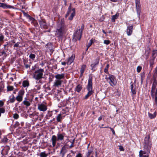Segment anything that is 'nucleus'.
<instances>
[{
    "instance_id": "20e7f679",
    "label": "nucleus",
    "mask_w": 157,
    "mask_h": 157,
    "mask_svg": "<svg viewBox=\"0 0 157 157\" xmlns=\"http://www.w3.org/2000/svg\"><path fill=\"white\" fill-rule=\"evenodd\" d=\"M37 109L40 111L44 112L47 109V106L45 102L39 103L37 105Z\"/></svg>"
},
{
    "instance_id": "4be33fe9",
    "label": "nucleus",
    "mask_w": 157,
    "mask_h": 157,
    "mask_svg": "<svg viewBox=\"0 0 157 157\" xmlns=\"http://www.w3.org/2000/svg\"><path fill=\"white\" fill-rule=\"evenodd\" d=\"M22 86L24 87H28L29 86V83L27 80H24L23 82Z\"/></svg>"
},
{
    "instance_id": "3c124183",
    "label": "nucleus",
    "mask_w": 157,
    "mask_h": 157,
    "mask_svg": "<svg viewBox=\"0 0 157 157\" xmlns=\"http://www.w3.org/2000/svg\"><path fill=\"white\" fill-rule=\"evenodd\" d=\"M93 151V149H89L88 150V151L87 152L89 154H90V155L92 154V152Z\"/></svg>"
},
{
    "instance_id": "1a4fd4ad",
    "label": "nucleus",
    "mask_w": 157,
    "mask_h": 157,
    "mask_svg": "<svg viewBox=\"0 0 157 157\" xmlns=\"http://www.w3.org/2000/svg\"><path fill=\"white\" fill-rule=\"evenodd\" d=\"M136 6L137 13L138 16L139 17L141 12L140 0H136Z\"/></svg>"
},
{
    "instance_id": "8fccbe9b",
    "label": "nucleus",
    "mask_w": 157,
    "mask_h": 157,
    "mask_svg": "<svg viewBox=\"0 0 157 157\" xmlns=\"http://www.w3.org/2000/svg\"><path fill=\"white\" fill-rule=\"evenodd\" d=\"M84 25H83V24H82V25H81V29H80V31H81V32H82H82L83 30V29H84Z\"/></svg>"
},
{
    "instance_id": "603ef678",
    "label": "nucleus",
    "mask_w": 157,
    "mask_h": 157,
    "mask_svg": "<svg viewBox=\"0 0 157 157\" xmlns=\"http://www.w3.org/2000/svg\"><path fill=\"white\" fill-rule=\"evenodd\" d=\"M75 157H82V154L80 153H78L76 155Z\"/></svg>"
},
{
    "instance_id": "f8f14e48",
    "label": "nucleus",
    "mask_w": 157,
    "mask_h": 157,
    "mask_svg": "<svg viewBox=\"0 0 157 157\" xmlns=\"http://www.w3.org/2000/svg\"><path fill=\"white\" fill-rule=\"evenodd\" d=\"M133 26L132 25H129L127 26L126 30V33L128 36H131L132 33Z\"/></svg>"
},
{
    "instance_id": "6e6d98bb",
    "label": "nucleus",
    "mask_w": 157,
    "mask_h": 157,
    "mask_svg": "<svg viewBox=\"0 0 157 157\" xmlns=\"http://www.w3.org/2000/svg\"><path fill=\"white\" fill-rule=\"evenodd\" d=\"M109 128L111 130L113 134V135H115V131H114V129L113 128H111V127H109Z\"/></svg>"
},
{
    "instance_id": "58836bf2",
    "label": "nucleus",
    "mask_w": 157,
    "mask_h": 157,
    "mask_svg": "<svg viewBox=\"0 0 157 157\" xmlns=\"http://www.w3.org/2000/svg\"><path fill=\"white\" fill-rule=\"evenodd\" d=\"M13 86H8L7 87V91H11L13 90Z\"/></svg>"
},
{
    "instance_id": "680f3d73",
    "label": "nucleus",
    "mask_w": 157,
    "mask_h": 157,
    "mask_svg": "<svg viewBox=\"0 0 157 157\" xmlns=\"http://www.w3.org/2000/svg\"><path fill=\"white\" fill-rule=\"evenodd\" d=\"M90 155L87 152L86 154V156L85 157H89Z\"/></svg>"
},
{
    "instance_id": "5701e85b",
    "label": "nucleus",
    "mask_w": 157,
    "mask_h": 157,
    "mask_svg": "<svg viewBox=\"0 0 157 157\" xmlns=\"http://www.w3.org/2000/svg\"><path fill=\"white\" fill-rule=\"evenodd\" d=\"M72 12L70 16L69 17V20H72L73 18V17L75 16V10L74 8L72 9Z\"/></svg>"
},
{
    "instance_id": "4c0bfd02",
    "label": "nucleus",
    "mask_w": 157,
    "mask_h": 157,
    "mask_svg": "<svg viewBox=\"0 0 157 157\" xmlns=\"http://www.w3.org/2000/svg\"><path fill=\"white\" fill-rule=\"evenodd\" d=\"M93 43V41L92 39L90 40L88 44L86 46L87 47H88V48H89L92 44Z\"/></svg>"
},
{
    "instance_id": "338daca9",
    "label": "nucleus",
    "mask_w": 157,
    "mask_h": 157,
    "mask_svg": "<svg viewBox=\"0 0 157 157\" xmlns=\"http://www.w3.org/2000/svg\"><path fill=\"white\" fill-rule=\"evenodd\" d=\"M61 64L63 65H65L66 64V63L65 62H62L61 63Z\"/></svg>"
},
{
    "instance_id": "cd10ccee",
    "label": "nucleus",
    "mask_w": 157,
    "mask_h": 157,
    "mask_svg": "<svg viewBox=\"0 0 157 157\" xmlns=\"http://www.w3.org/2000/svg\"><path fill=\"white\" fill-rule=\"evenodd\" d=\"M139 157H141L144 154H146L148 153L147 152V151L140 150L139 152Z\"/></svg>"
},
{
    "instance_id": "c85d7f7f",
    "label": "nucleus",
    "mask_w": 157,
    "mask_h": 157,
    "mask_svg": "<svg viewBox=\"0 0 157 157\" xmlns=\"http://www.w3.org/2000/svg\"><path fill=\"white\" fill-rule=\"evenodd\" d=\"M40 157H47L48 156V154L46 153L44 151L40 153Z\"/></svg>"
},
{
    "instance_id": "5fc2aeb1",
    "label": "nucleus",
    "mask_w": 157,
    "mask_h": 157,
    "mask_svg": "<svg viewBox=\"0 0 157 157\" xmlns=\"http://www.w3.org/2000/svg\"><path fill=\"white\" fill-rule=\"evenodd\" d=\"M4 105V102L2 101H0V107H2Z\"/></svg>"
},
{
    "instance_id": "774afa93",
    "label": "nucleus",
    "mask_w": 157,
    "mask_h": 157,
    "mask_svg": "<svg viewBox=\"0 0 157 157\" xmlns=\"http://www.w3.org/2000/svg\"><path fill=\"white\" fill-rule=\"evenodd\" d=\"M141 157H149V156L147 155H143Z\"/></svg>"
},
{
    "instance_id": "72a5a7b5",
    "label": "nucleus",
    "mask_w": 157,
    "mask_h": 157,
    "mask_svg": "<svg viewBox=\"0 0 157 157\" xmlns=\"http://www.w3.org/2000/svg\"><path fill=\"white\" fill-rule=\"evenodd\" d=\"M9 139H8L7 136H4L2 139V142L3 143H6L8 142Z\"/></svg>"
},
{
    "instance_id": "6e6552de",
    "label": "nucleus",
    "mask_w": 157,
    "mask_h": 157,
    "mask_svg": "<svg viewBox=\"0 0 157 157\" xmlns=\"http://www.w3.org/2000/svg\"><path fill=\"white\" fill-rule=\"evenodd\" d=\"M68 149V145L66 143L62 147L60 152L62 157H64L65 154L67 152Z\"/></svg>"
},
{
    "instance_id": "ddd939ff",
    "label": "nucleus",
    "mask_w": 157,
    "mask_h": 157,
    "mask_svg": "<svg viewBox=\"0 0 157 157\" xmlns=\"http://www.w3.org/2000/svg\"><path fill=\"white\" fill-rule=\"evenodd\" d=\"M10 149V147L6 145L5 146L4 148L2 150V153L4 155H7Z\"/></svg>"
},
{
    "instance_id": "a18cd8bd",
    "label": "nucleus",
    "mask_w": 157,
    "mask_h": 157,
    "mask_svg": "<svg viewBox=\"0 0 157 157\" xmlns=\"http://www.w3.org/2000/svg\"><path fill=\"white\" fill-rule=\"evenodd\" d=\"M4 39V36L3 35L0 36V42L3 41Z\"/></svg>"
},
{
    "instance_id": "473e14b6",
    "label": "nucleus",
    "mask_w": 157,
    "mask_h": 157,
    "mask_svg": "<svg viewBox=\"0 0 157 157\" xmlns=\"http://www.w3.org/2000/svg\"><path fill=\"white\" fill-rule=\"evenodd\" d=\"M23 97L21 95H18L16 97V100L19 102H21L22 100Z\"/></svg>"
},
{
    "instance_id": "bf43d9fd",
    "label": "nucleus",
    "mask_w": 157,
    "mask_h": 157,
    "mask_svg": "<svg viewBox=\"0 0 157 157\" xmlns=\"http://www.w3.org/2000/svg\"><path fill=\"white\" fill-rule=\"evenodd\" d=\"M39 22H40V23L41 24H42V23H44V25H45V23L44 22V20H40V21H39Z\"/></svg>"
},
{
    "instance_id": "39448f33",
    "label": "nucleus",
    "mask_w": 157,
    "mask_h": 157,
    "mask_svg": "<svg viewBox=\"0 0 157 157\" xmlns=\"http://www.w3.org/2000/svg\"><path fill=\"white\" fill-rule=\"evenodd\" d=\"M157 85V81L155 78H154L152 84L151 94V97L153 98L154 96V93Z\"/></svg>"
},
{
    "instance_id": "69168bd1",
    "label": "nucleus",
    "mask_w": 157,
    "mask_h": 157,
    "mask_svg": "<svg viewBox=\"0 0 157 157\" xmlns=\"http://www.w3.org/2000/svg\"><path fill=\"white\" fill-rule=\"evenodd\" d=\"M74 142H75V139H74L72 140V141H69L68 142H67V143H68V142H70L71 143H73V144H74Z\"/></svg>"
},
{
    "instance_id": "7c9ffc66",
    "label": "nucleus",
    "mask_w": 157,
    "mask_h": 157,
    "mask_svg": "<svg viewBox=\"0 0 157 157\" xmlns=\"http://www.w3.org/2000/svg\"><path fill=\"white\" fill-rule=\"evenodd\" d=\"M24 15L25 16L27 17V19H29V20H35L33 18L31 17L28 14L25 13H24Z\"/></svg>"
},
{
    "instance_id": "b1692460",
    "label": "nucleus",
    "mask_w": 157,
    "mask_h": 157,
    "mask_svg": "<svg viewBox=\"0 0 157 157\" xmlns=\"http://www.w3.org/2000/svg\"><path fill=\"white\" fill-rule=\"evenodd\" d=\"M9 101L10 103H13L14 102L15 100V97H14L13 95H12L11 96H10L9 97Z\"/></svg>"
},
{
    "instance_id": "393cba45",
    "label": "nucleus",
    "mask_w": 157,
    "mask_h": 157,
    "mask_svg": "<svg viewBox=\"0 0 157 157\" xmlns=\"http://www.w3.org/2000/svg\"><path fill=\"white\" fill-rule=\"evenodd\" d=\"M62 119V114L61 113L59 114L56 117V120L57 122H61V120Z\"/></svg>"
},
{
    "instance_id": "a211bd4d",
    "label": "nucleus",
    "mask_w": 157,
    "mask_h": 157,
    "mask_svg": "<svg viewBox=\"0 0 157 157\" xmlns=\"http://www.w3.org/2000/svg\"><path fill=\"white\" fill-rule=\"evenodd\" d=\"M0 7H2L3 9L14 8L12 6L7 5L5 3H0Z\"/></svg>"
},
{
    "instance_id": "2eb2a0df",
    "label": "nucleus",
    "mask_w": 157,
    "mask_h": 157,
    "mask_svg": "<svg viewBox=\"0 0 157 157\" xmlns=\"http://www.w3.org/2000/svg\"><path fill=\"white\" fill-rule=\"evenodd\" d=\"M150 136H148L146 137L144 140V145H151V142L150 141Z\"/></svg>"
},
{
    "instance_id": "423d86ee",
    "label": "nucleus",
    "mask_w": 157,
    "mask_h": 157,
    "mask_svg": "<svg viewBox=\"0 0 157 157\" xmlns=\"http://www.w3.org/2000/svg\"><path fill=\"white\" fill-rule=\"evenodd\" d=\"M107 79L109 80V83L111 86H113L116 85L117 81L116 80L115 77L114 75H109Z\"/></svg>"
},
{
    "instance_id": "2f4dec72",
    "label": "nucleus",
    "mask_w": 157,
    "mask_h": 157,
    "mask_svg": "<svg viewBox=\"0 0 157 157\" xmlns=\"http://www.w3.org/2000/svg\"><path fill=\"white\" fill-rule=\"evenodd\" d=\"M153 78H155L157 77V66L155 68V70L154 71V74L153 76Z\"/></svg>"
},
{
    "instance_id": "052dcab7",
    "label": "nucleus",
    "mask_w": 157,
    "mask_h": 157,
    "mask_svg": "<svg viewBox=\"0 0 157 157\" xmlns=\"http://www.w3.org/2000/svg\"><path fill=\"white\" fill-rule=\"evenodd\" d=\"M25 68L27 69L30 67V65L29 64H25Z\"/></svg>"
},
{
    "instance_id": "49530a36",
    "label": "nucleus",
    "mask_w": 157,
    "mask_h": 157,
    "mask_svg": "<svg viewBox=\"0 0 157 157\" xmlns=\"http://www.w3.org/2000/svg\"><path fill=\"white\" fill-rule=\"evenodd\" d=\"M1 56H2L3 55H5V56L6 57V56H7L6 53L4 51H3L2 52H1Z\"/></svg>"
},
{
    "instance_id": "a878e982",
    "label": "nucleus",
    "mask_w": 157,
    "mask_h": 157,
    "mask_svg": "<svg viewBox=\"0 0 157 157\" xmlns=\"http://www.w3.org/2000/svg\"><path fill=\"white\" fill-rule=\"evenodd\" d=\"M86 67V65L85 64L83 65L81 68L80 72L82 73H83Z\"/></svg>"
},
{
    "instance_id": "9d476101",
    "label": "nucleus",
    "mask_w": 157,
    "mask_h": 157,
    "mask_svg": "<svg viewBox=\"0 0 157 157\" xmlns=\"http://www.w3.org/2000/svg\"><path fill=\"white\" fill-rule=\"evenodd\" d=\"M63 82V80H58L56 79L54 81L53 86L55 88H59L61 86Z\"/></svg>"
},
{
    "instance_id": "37998d69",
    "label": "nucleus",
    "mask_w": 157,
    "mask_h": 157,
    "mask_svg": "<svg viewBox=\"0 0 157 157\" xmlns=\"http://www.w3.org/2000/svg\"><path fill=\"white\" fill-rule=\"evenodd\" d=\"M19 115L17 113H15L13 115V117L14 119H17L19 117Z\"/></svg>"
},
{
    "instance_id": "c756f323",
    "label": "nucleus",
    "mask_w": 157,
    "mask_h": 157,
    "mask_svg": "<svg viewBox=\"0 0 157 157\" xmlns=\"http://www.w3.org/2000/svg\"><path fill=\"white\" fill-rule=\"evenodd\" d=\"M98 62H97V63H94V64H91L90 65V66L91 67V70L93 71H95V68L96 67V66L98 64Z\"/></svg>"
},
{
    "instance_id": "f03ea898",
    "label": "nucleus",
    "mask_w": 157,
    "mask_h": 157,
    "mask_svg": "<svg viewBox=\"0 0 157 157\" xmlns=\"http://www.w3.org/2000/svg\"><path fill=\"white\" fill-rule=\"evenodd\" d=\"M93 78L92 77L89 76L87 85L86 86V89L88 91L87 94L85 95L84 99H87L90 96L94 93V91L93 90Z\"/></svg>"
},
{
    "instance_id": "de8ad7c7",
    "label": "nucleus",
    "mask_w": 157,
    "mask_h": 157,
    "mask_svg": "<svg viewBox=\"0 0 157 157\" xmlns=\"http://www.w3.org/2000/svg\"><path fill=\"white\" fill-rule=\"evenodd\" d=\"M71 6H69L68 7V12L67 13V16L69 14V13L71 11Z\"/></svg>"
},
{
    "instance_id": "c9c22d12",
    "label": "nucleus",
    "mask_w": 157,
    "mask_h": 157,
    "mask_svg": "<svg viewBox=\"0 0 157 157\" xmlns=\"http://www.w3.org/2000/svg\"><path fill=\"white\" fill-rule=\"evenodd\" d=\"M109 64H107L106 65L105 68L104 69V72L108 74V69L109 67Z\"/></svg>"
},
{
    "instance_id": "0eeeda50",
    "label": "nucleus",
    "mask_w": 157,
    "mask_h": 157,
    "mask_svg": "<svg viewBox=\"0 0 157 157\" xmlns=\"http://www.w3.org/2000/svg\"><path fill=\"white\" fill-rule=\"evenodd\" d=\"M82 33L80 29L77 30L74 34L73 38L75 39L76 40H80L82 36Z\"/></svg>"
},
{
    "instance_id": "0e129e2a",
    "label": "nucleus",
    "mask_w": 157,
    "mask_h": 157,
    "mask_svg": "<svg viewBox=\"0 0 157 157\" xmlns=\"http://www.w3.org/2000/svg\"><path fill=\"white\" fill-rule=\"evenodd\" d=\"M3 90V88L2 87V86H0V92L2 91Z\"/></svg>"
},
{
    "instance_id": "e433bc0d",
    "label": "nucleus",
    "mask_w": 157,
    "mask_h": 157,
    "mask_svg": "<svg viewBox=\"0 0 157 157\" xmlns=\"http://www.w3.org/2000/svg\"><path fill=\"white\" fill-rule=\"evenodd\" d=\"M36 57L35 55L34 54L31 53L29 56V57L30 59H32L33 60H34Z\"/></svg>"
},
{
    "instance_id": "13d9d810",
    "label": "nucleus",
    "mask_w": 157,
    "mask_h": 157,
    "mask_svg": "<svg viewBox=\"0 0 157 157\" xmlns=\"http://www.w3.org/2000/svg\"><path fill=\"white\" fill-rule=\"evenodd\" d=\"M74 147V144L71 143V144L70 146L68 145V149L69 148H72V147Z\"/></svg>"
},
{
    "instance_id": "f3484780",
    "label": "nucleus",
    "mask_w": 157,
    "mask_h": 157,
    "mask_svg": "<svg viewBox=\"0 0 157 157\" xmlns=\"http://www.w3.org/2000/svg\"><path fill=\"white\" fill-rule=\"evenodd\" d=\"M65 133H58L57 135V141H62L63 140Z\"/></svg>"
},
{
    "instance_id": "9b49d317",
    "label": "nucleus",
    "mask_w": 157,
    "mask_h": 157,
    "mask_svg": "<svg viewBox=\"0 0 157 157\" xmlns=\"http://www.w3.org/2000/svg\"><path fill=\"white\" fill-rule=\"evenodd\" d=\"M57 141V140L56 136L53 135L50 140V141L52 142V145L51 146V147H54L55 146Z\"/></svg>"
},
{
    "instance_id": "ea45409f",
    "label": "nucleus",
    "mask_w": 157,
    "mask_h": 157,
    "mask_svg": "<svg viewBox=\"0 0 157 157\" xmlns=\"http://www.w3.org/2000/svg\"><path fill=\"white\" fill-rule=\"evenodd\" d=\"M148 116H149V117L151 119H152V118H154L155 117L156 115H154L151 113H148Z\"/></svg>"
},
{
    "instance_id": "bb28decb",
    "label": "nucleus",
    "mask_w": 157,
    "mask_h": 157,
    "mask_svg": "<svg viewBox=\"0 0 157 157\" xmlns=\"http://www.w3.org/2000/svg\"><path fill=\"white\" fill-rule=\"evenodd\" d=\"M22 102L24 105L26 106V107H28L30 105V102L27 100H24Z\"/></svg>"
},
{
    "instance_id": "6ab92c4d",
    "label": "nucleus",
    "mask_w": 157,
    "mask_h": 157,
    "mask_svg": "<svg viewBox=\"0 0 157 157\" xmlns=\"http://www.w3.org/2000/svg\"><path fill=\"white\" fill-rule=\"evenodd\" d=\"M75 58V56L74 55H72L67 59V64L70 65L73 62Z\"/></svg>"
},
{
    "instance_id": "4d7b16f0",
    "label": "nucleus",
    "mask_w": 157,
    "mask_h": 157,
    "mask_svg": "<svg viewBox=\"0 0 157 157\" xmlns=\"http://www.w3.org/2000/svg\"><path fill=\"white\" fill-rule=\"evenodd\" d=\"M119 149L120 151H124L123 147L121 146H119Z\"/></svg>"
},
{
    "instance_id": "e2e57ef3",
    "label": "nucleus",
    "mask_w": 157,
    "mask_h": 157,
    "mask_svg": "<svg viewBox=\"0 0 157 157\" xmlns=\"http://www.w3.org/2000/svg\"><path fill=\"white\" fill-rule=\"evenodd\" d=\"M103 116L101 115L98 118V120L99 121H101L102 120V118Z\"/></svg>"
},
{
    "instance_id": "412c9836",
    "label": "nucleus",
    "mask_w": 157,
    "mask_h": 157,
    "mask_svg": "<svg viewBox=\"0 0 157 157\" xmlns=\"http://www.w3.org/2000/svg\"><path fill=\"white\" fill-rule=\"evenodd\" d=\"M82 88V85L81 84H78L76 87L75 90L76 91L79 93L81 91Z\"/></svg>"
},
{
    "instance_id": "aec40b11",
    "label": "nucleus",
    "mask_w": 157,
    "mask_h": 157,
    "mask_svg": "<svg viewBox=\"0 0 157 157\" xmlns=\"http://www.w3.org/2000/svg\"><path fill=\"white\" fill-rule=\"evenodd\" d=\"M151 145H144V150L147 151L148 153H149Z\"/></svg>"
},
{
    "instance_id": "09e8293b",
    "label": "nucleus",
    "mask_w": 157,
    "mask_h": 157,
    "mask_svg": "<svg viewBox=\"0 0 157 157\" xmlns=\"http://www.w3.org/2000/svg\"><path fill=\"white\" fill-rule=\"evenodd\" d=\"M20 43L17 42L14 45V47H17L19 46Z\"/></svg>"
},
{
    "instance_id": "a19ab883",
    "label": "nucleus",
    "mask_w": 157,
    "mask_h": 157,
    "mask_svg": "<svg viewBox=\"0 0 157 157\" xmlns=\"http://www.w3.org/2000/svg\"><path fill=\"white\" fill-rule=\"evenodd\" d=\"M24 94V91L23 90H20L19 91V95H21V96H23V95Z\"/></svg>"
},
{
    "instance_id": "79ce46f5",
    "label": "nucleus",
    "mask_w": 157,
    "mask_h": 157,
    "mask_svg": "<svg viewBox=\"0 0 157 157\" xmlns=\"http://www.w3.org/2000/svg\"><path fill=\"white\" fill-rule=\"evenodd\" d=\"M110 42L109 40H105L104 41V43L106 45L109 44Z\"/></svg>"
},
{
    "instance_id": "7ed1b4c3",
    "label": "nucleus",
    "mask_w": 157,
    "mask_h": 157,
    "mask_svg": "<svg viewBox=\"0 0 157 157\" xmlns=\"http://www.w3.org/2000/svg\"><path fill=\"white\" fill-rule=\"evenodd\" d=\"M44 70L40 68L36 71L33 74V78L35 79L39 80L43 78Z\"/></svg>"
},
{
    "instance_id": "864d4df0",
    "label": "nucleus",
    "mask_w": 157,
    "mask_h": 157,
    "mask_svg": "<svg viewBox=\"0 0 157 157\" xmlns=\"http://www.w3.org/2000/svg\"><path fill=\"white\" fill-rule=\"evenodd\" d=\"M155 103L157 104V94H155Z\"/></svg>"
},
{
    "instance_id": "c03bdc74",
    "label": "nucleus",
    "mask_w": 157,
    "mask_h": 157,
    "mask_svg": "<svg viewBox=\"0 0 157 157\" xmlns=\"http://www.w3.org/2000/svg\"><path fill=\"white\" fill-rule=\"evenodd\" d=\"M142 69V67H141L140 66H138L137 67V71L138 72H140L141 71Z\"/></svg>"
},
{
    "instance_id": "f257e3e1",
    "label": "nucleus",
    "mask_w": 157,
    "mask_h": 157,
    "mask_svg": "<svg viewBox=\"0 0 157 157\" xmlns=\"http://www.w3.org/2000/svg\"><path fill=\"white\" fill-rule=\"evenodd\" d=\"M66 27L64 20H58L57 22L56 35L58 37L62 38L65 32Z\"/></svg>"
},
{
    "instance_id": "f704fd0d",
    "label": "nucleus",
    "mask_w": 157,
    "mask_h": 157,
    "mask_svg": "<svg viewBox=\"0 0 157 157\" xmlns=\"http://www.w3.org/2000/svg\"><path fill=\"white\" fill-rule=\"evenodd\" d=\"M119 14L118 13H116L115 15H113L112 17V20H115L119 16Z\"/></svg>"
},
{
    "instance_id": "dca6fc26",
    "label": "nucleus",
    "mask_w": 157,
    "mask_h": 157,
    "mask_svg": "<svg viewBox=\"0 0 157 157\" xmlns=\"http://www.w3.org/2000/svg\"><path fill=\"white\" fill-rule=\"evenodd\" d=\"M130 84L131 92L132 93V94H135L136 93V85H134L133 83L132 82H130Z\"/></svg>"
},
{
    "instance_id": "4468645a",
    "label": "nucleus",
    "mask_w": 157,
    "mask_h": 157,
    "mask_svg": "<svg viewBox=\"0 0 157 157\" xmlns=\"http://www.w3.org/2000/svg\"><path fill=\"white\" fill-rule=\"evenodd\" d=\"M64 77L65 75L63 73L61 74H57L55 76V78L56 79L60 80H63L64 78Z\"/></svg>"
}]
</instances>
